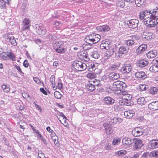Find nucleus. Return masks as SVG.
I'll return each instance as SVG.
<instances>
[{"label":"nucleus","mask_w":158,"mask_h":158,"mask_svg":"<svg viewBox=\"0 0 158 158\" xmlns=\"http://www.w3.org/2000/svg\"><path fill=\"white\" fill-rule=\"evenodd\" d=\"M150 12L146 10L140 13L139 18L141 20L143 21L148 27H154L158 24V20H155L150 16Z\"/></svg>","instance_id":"nucleus-1"},{"label":"nucleus","mask_w":158,"mask_h":158,"mask_svg":"<svg viewBox=\"0 0 158 158\" xmlns=\"http://www.w3.org/2000/svg\"><path fill=\"white\" fill-rule=\"evenodd\" d=\"M54 49L56 52L60 53H63L67 50L65 42L59 40L52 43Z\"/></svg>","instance_id":"nucleus-2"},{"label":"nucleus","mask_w":158,"mask_h":158,"mask_svg":"<svg viewBox=\"0 0 158 158\" xmlns=\"http://www.w3.org/2000/svg\"><path fill=\"white\" fill-rule=\"evenodd\" d=\"M73 67L78 71H83L85 70L87 68L86 64L82 62L76 61L73 64Z\"/></svg>","instance_id":"nucleus-3"},{"label":"nucleus","mask_w":158,"mask_h":158,"mask_svg":"<svg viewBox=\"0 0 158 158\" xmlns=\"http://www.w3.org/2000/svg\"><path fill=\"white\" fill-rule=\"evenodd\" d=\"M127 85L124 82L120 81L114 82L113 84V88L114 89L113 90H122Z\"/></svg>","instance_id":"nucleus-4"},{"label":"nucleus","mask_w":158,"mask_h":158,"mask_svg":"<svg viewBox=\"0 0 158 158\" xmlns=\"http://www.w3.org/2000/svg\"><path fill=\"white\" fill-rule=\"evenodd\" d=\"M31 21L30 19L27 18L24 19L22 23V30L25 31L30 29L31 26Z\"/></svg>","instance_id":"nucleus-5"},{"label":"nucleus","mask_w":158,"mask_h":158,"mask_svg":"<svg viewBox=\"0 0 158 158\" xmlns=\"http://www.w3.org/2000/svg\"><path fill=\"white\" fill-rule=\"evenodd\" d=\"M132 67L129 64H124L121 69L120 71L122 73L125 74L129 73L131 71Z\"/></svg>","instance_id":"nucleus-6"},{"label":"nucleus","mask_w":158,"mask_h":158,"mask_svg":"<svg viewBox=\"0 0 158 158\" xmlns=\"http://www.w3.org/2000/svg\"><path fill=\"white\" fill-rule=\"evenodd\" d=\"M144 130L142 127H136L132 131V134L135 137L143 135Z\"/></svg>","instance_id":"nucleus-7"},{"label":"nucleus","mask_w":158,"mask_h":158,"mask_svg":"<svg viewBox=\"0 0 158 158\" xmlns=\"http://www.w3.org/2000/svg\"><path fill=\"white\" fill-rule=\"evenodd\" d=\"M138 37L135 35H132L129 37L128 40H126L125 44L128 46H131L135 44Z\"/></svg>","instance_id":"nucleus-8"},{"label":"nucleus","mask_w":158,"mask_h":158,"mask_svg":"<svg viewBox=\"0 0 158 158\" xmlns=\"http://www.w3.org/2000/svg\"><path fill=\"white\" fill-rule=\"evenodd\" d=\"M36 31L39 35H44L46 32V30L45 27L42 26L36 25L35 26Z\"/></svg>","instance_id":"nucleus-9"},{"label":"nucleus","mask_w":158,"mask_h":158,"mask_svg":"<svg viewBox=\"0 0 158 158\" xmlns=\"http://www.w3.org/2000/svg\"><path fill=\"white\" fill-rule=\"evenodd\" d=\"M134 147L135 149L140 148L143 145L142 141L138 138L134 139Z\"/></svg>","instance_id":"nucleus-10"},{"label":"nucleus","mask_w":158,"mask_h":158,"mask_svg":"<svg viewBox=\"0 0 158 158\" xmlns=\"http://www.w3.org/2000/svg\"><path fill=\"white\" fill-rule=\"evenodd\" d=\"M85 41L89 45H92L96 43L92 34L86 36Z\"/></svg>","instance_id":"nucleus-11"},{"label":"nucleus","mask_w":158,"mask_h":158,"mask_svg":"<svg viewBox=\"0 0 158 158\" xmlns=\"http://www.w3.org/2000/svg\"><path fill=\"white\" fill-rule=\"evenodd\" d=\"M111 46V42L109 41L103 40L100 45V48L102 49L108 50Z\"/></svg>","instance_id":"nucleus-12"},{"label":"nucleus","mask_w":158,"mask_h":158,"mask_svg":"<svg viewBox=\"0 0 158 158\" xmlns=\"http://www.w3.org/2000/svg\"><path fill=\"white\" fill-rule=\"evenodd\" d=\"M139 21L136 19H132L128 21L127 23L130 27L135 28L137 27Z\"/></svg>","instance_id":"nucleus-13"},{"label":"nucleus","mask_w":158,"mask_h":158,"mask_svg":"<svg viewBox=\"0 0 158 158\" xmlns=\"http://www.w3.org/2000/svg\"><path fill=\"white\" fill-rule=\"evenodd\" d=\"M148 147L152 149L158 148V140L153 139L150 141L148 143Z\"/></svg>","instance_id":"nucleus-14"},{"label":"nucleus","mask_w":158,"mask_h":158,"mask_svg":"<svg viewBox=\"0 0 158 158\" xmlns=\"http://www.w3.org/2000/svg\"><path fill=\"white\" fill-rule=\"evenodd\" d=\"M154 36V35L151 32H144L143 33L142 37L145 40H148Z\"/></svg>","instance_id":"nucleus-15"},{"label":"nucleus","mask_w":158,"mask_h":158,"mask_svg":"<svg viewBox=\"0 0 158 158\" xmlns=\"http://www.w3.org/2000/svg\"><path fill=\"white\" fill-rule=\"evenodd\" d=\"M148 107L150 110H158V101L152 102L148 105Z\"/></svg>","instance_id":"nucleus-16"},{"label":"nucleus","mask_w":158,"mask_h":158,"mask_svg":"<svg viewBox=\"0 0 158 158\" xmlns=\"http://www.w3.org/2000/svg\"><path fill=\"white\" fill-rule=\"evenodd\" d=\"M135 77L138 80H143L145 79L147 77V75L143 71L137 72L135 73Z\"/></svg>","instance_id":"nucleus-17"},{"label":"nucleus","mask_w":158,"mask_h":158,"mask_svg":"<svg viewBox=\"0 0 158 158\" xmlns=\"http://www.w3.org/2000/svg\"><path fill=\"white\" fill-rule=\"evenodd\" d=\"M147 45L146 44H142L139 46L136 50V52L137 54L142 53L147 48Z\"/></svg>","instance_id":"nucleus-18"},{"label":"nucleus","mask_w":158,"mask_h":158,"mask_svg":"<svg viewBox=\"0 0 158 158\" xmlns=\"http://www.w3.org/2000/svg\"><path fill=\"white\" fill-rule=\"evenodd\" d=\"M103 125L105 128L107 135L111 134L113 132V130L110 125L105 123L103 124Z\"/></svg>","instance_id":"nucleus-19"},{"label":"nucleus","mask_w":158,"mask_h":158,"mask_svg":"<svg viewBox=\"0 0 158 158\" xmlns=\"http://www.w3.org/2000/svg\"><path fill=\"white\" fill-rule=\"evenodd\" d=\"M157 55V51L156 50H151L146 54L148 58H154Z\"/></svg>","instance_id":"nucleus-20"},{"label":"nucleus","mask_w":158,"mask_h":158,"mask_svg":"<svg viewBox=\"0 0 158 158\" xmlns=\"http://www.w3.org/2000/svg\"><path fill=\"white\" fill-rule=\"evenodd\" d=\"M104 103L106 105H112L114 102V100L110 97H106L103 99Z\"/></svg>","instance_id":"nucleus-21"},{"label":"nucleus","mask_w":158,"mask_h":158,"mask_svg":"<svg viewBox=\"0 0 158 158\" xmlns=\"http://www.w3.org/2000/svg\"><path fill=\"white\" fill-rule=\"evenodd\" d=\"M7 40L9 41L11 44L15 46L17 45V43L14 37L11 35H8L7 38Z\"/></svg>","instance_id":"nucleus-22"},{"label":"nucleus","mask_w":158,"mask_h":158,"mask_svg":"<svg viewBox=\"0 0 158 158\" xmlns=\"http://www.w3.org/2000/svg\"><path fill=\"white\" fill-rule=\"evenodd\" d=\"M120 77V75L118 73L112 72L110 73L109 75V77L110 80L113 81L118 79Z\"/></svg>","instance_id":"nucleus-23"},{"label":"nucleus","mask_w":158,"mask_h":158,"mask_svg":"<svg viewBox=\"0 0 158 158\" xmlns=\"http://www.w3.org/2000/svg\"><path fill=\"white\" fill-rule=\"evenodd\" d=\"M97 29L98 30L102 32H107L110 30L109 26L107 25L100 26L98 27Z\"/></svg>","instance_id":"nucleus-24"},{"label":"nucleus","mask_w":158,"mask_h":158,"mask_svg":"<svg viewBox=\"0 0 158 158\" xmlns=\"http://www.w3.org/2000/svg\"><path fill=\"white\" fill-rule=\"evenodd\" d=\"M99 85V84L93 85L92 83H89L87 84L86 88L89 90L90 91H93L95 89V86H98Z\"/></svg>","instance_id":"nucleus-25"},{"label":"nucleus","mask_w":158,"mask_h":158,"mask_svg":"<svg viewBox=\"0 0 158 158\" xmlns=\"http://www.w3.org/2000/svg\"><path fill=\"white\" fill-rule=\"evenodd\" d=\"M135 114V112L133 110H128L124 112V114L127 118H130L134 115Z\"/></svg>","instance_id":"nucleus-26"},{"label":"nucleus","mask_w":158,"mask_h":158,"mask_svg":"<svg viewBox=\"0 0 158 158\" xmlns=\"http://www.w3.org/2000/svg\"><path fill=\"white\" fill-rule=\"evenodd\" d=\"M150 12V16L154 19L155 20H158V9L156 10L152 11H149Z\"/></svg>","instance_id":"nucleus-27"},{"label":"nucleus","mask_w":158,"mask_h":158,"mask_svg":"<svg viewBox=\"0 0 158 158\" xmlns=\"http://www.w3.org/2000/svg\"><path fill=\"white\" fill-rule=\"evenodd\" d=\"M134 141V139H132L130 138H125L123 139L122 142L123 143L127 145L131 144Z\"/></svg>","instance_id":"nucleus-28"},{"label":"nucleus","mask_w":158,"mask_h":158,"mask_svg":"<svg viewBox=\"0 0 158 158\" xmlns=\"http://www.w3.org/2000/svg\"><path fill=\"white\" fill-rule=\"evenodd\" d=\"M148 64V61L145 60H142L139 61V66L140 67H144Z\"/></svg>","instance_id":"nucleus-29"},{"label":"nucleus","mask_w":158,"mask_h":158,"mask_svg":"<svg viewBox=\"0 0 158 158\" xmlns=\"http://www.w3.org/2000/svg\"><path fill=\"white\" fill-rule=\"evenodd\" d=\"M128 51L127 47L124 46H121L119 48L118 53L119 54H123L126 53Z\"/></svg>","instance_id":"nucleus-30"},{"label":"nucleus","mask_w":158,"mask_h":158,"mask_svg":"<svg viewBox=\"0 0 158 158\" xmlns=\"http://www.w3.org/2000/svg\"><path fill=\"white\" fill-rule=\"evenodd\" d=\"M137 102L138 104L140 105H144L146 103L145 99L143 97H141L138 98L137 100Z\"/></svg>","instance_id":"nucleus-31"},{"label":"nucleus","mask_w":158,"mask_h":158,"mask_svg":"<svg viewBox=\"0 0 158 158\" xmlns=\"http://www.w3.org/2000/svg\"><path fill=\"white\" fill-rule=\"evenodd\" d=\"M91 56L93 58L95 59H98L100 56V55L97 51H94L90 53Z\"/></svg>","instance_id":"nucleus-32"},{"label":"nucleus","mask_w":158,"mask_h":158,"mask_svg":"<svg viewBox=\"0 0 158 158\" xmlns=\"http://www.w3.org/2000/svg\"><path fill=\"white\" fill-rule=\"evenodd\" d=\"M127 152L126 150H122L116 152L115 154L116 155L119 156H123L127 154Z\"/></svg>","instance_id":"nucleus-33"},{"label":"nucleus","mask_w":158,"mask_h":158,"mask_svg":"<svg viewBox=\"0 0 158 158\" xmlns=\"http://www.w3.org/2000/svg\"><path fill=\"white\" fill-rule=\"evenodd\" d=\"M149 70L153 73H156L158 72V65H152L149 68Z\"/></svg>","instance_id":"nucleus-34"},{"label":"nucleus","mask_w":158,"mask_h":158,"mask_svg":"<svg viewBox=\"0 0 158 158\" xmlns=\"http://www.w3.org/2000/svg\"><path fill=\"white\" fill-rule=\"evenodd\" d=\"M119 67V64H113L111 65L108 67L109 70L112 71L115 70L118 68Z\"/></svg>","instance_id":"nucleus-35"},{"label":"nucleus","mask_w":158,"mask_h":158,"mask_svg":"<svg viewBox=\"0 0 158 158\" xmlns=\"http://www.w3.org/2000/svg\"><path fill=\"white\" fill-rule=\"evenodd\" d=\"M145 2V0H135V3L136 6L140 7Z\"/></svg>","instance_id":"nucleus-36"},{"label":"nucleus","mask_w":158,"mask_h":158,"mask_svg":"<svg viewBox=\"0 0 158 158\" xmlns=\"http://www.w3.org/2000/svg\"><path fill=\"white\" fill-rule=\"evenodd\" d=\"M121 139L118 137L114 138L112 141V144L113 145H118L119 144Z\"/></svg>","instance_id":"nucleus-37"},{"label":"nucleus","mask_w":158,"mask_h":158,"mask_svg":"<svg viewBox=\"0 0 158 158\" xmlns=\"http://www.w3.org/2000/svg\"><path fill=\"white\" fill-rule=\"evenodd\" d=\"M149 156H150L154 158H158V151L156 150L153 151L150 153Z\"/></svg>","instance_id":"nucleus-38"},{"label":"nucleus","mask_w":158,"mask_h":158,"mask_svg":"<svg viewBox=\"0 0 158 158\" xmlns=\"http://www.w3.org/2000/svg\"><path fill=\"white\" fill-rule=\"evenodd\" d=\"M149 90L150 93L152 94H156L158 91V89L156 87H151Z\"/></svg>","instance_id":"nucleus-39"},{"label":"nucleus","mask_w":158,"mask_h":158,"mask_svg":"<svg viewBox=\"0 0 158 158\" xmlns=\"http://www.w3.org/2000/svg\"><path fill=\"white\" fill-rule=\"evenodd\" d=\"M47 38L48 39L50 40L54 41L56 39L57 37L55 35H52L49 34L47 36Z\"/></svg>","instance_id":"nucleus-40"},{"label":"nucleus","mask_w":158,"mask_h":158,"mask_svg":"<svg viewBox=\"0 0 158 158\" xmlns=\"http://www.w3.org/2000/svg\"><path fill=\"white\" fill-rule=\"evenodd\" d=\"M140 90L143 91L146 90L148 88V85L144 84H140L139 85Z\"/></svg>","instance_id":"nucleus-41"},{"label":"nucleus","mask_w":158,"mask_h":158,"mask_svg":"<svg viewBox=\"0 0 158 158\" xmlns=\"http://www.w3.org/2000/svg\"><path fill=\"white\" fill-rule=\"evenodd\" d=\"M57 117L59 120L60 122L62 124H63L64 126L66 127L68 124V123L66 122V120H67V118L65 117V118H63L62 119V122H61V120H60L59 119L60 118V117H59L58 116H57Z\"/></svg>","instance_id":"nucleus-42"},{"label":"nucleus","mask_w":158,"mask_h":158,"mask_svg":"<svg viewBox=\"0 0 158 158\" xmlns=\"http://www.w3.org/2000/svg\"><path fill=\"white\" fill-rule=\"evenodd\" d=\"M123 98L124 99H128V100H131L132 98V96L131 95L128 94H123Z\"/></svg>","instance_id":"nucleus-43"},{"label":"nucleus","mask_w":158,"mask_h":158,"mask_svg":"<svg viewBox=\"0 0 158 158\" xmlns=\"http://www.w3.org/2000/svg\"><path fill=\"white\" fill-rule=\"evenodd\" d=\"M82 58L86 61H88L89 60V58L88 55L85 53H83L82 55Z\"/></svg>","instance_id":"nucleus-44"},{"label":"nucleus","mask_w":158,"mask_h":158,"mask_svg":"<svg viewBox=\"0 0 158 158\" xmlns=\"http://www.w3.org/2000/svg\"><path fill=\"white\" fill-rule=\"evenodd\" d=\"M94 37V38L95 40L96 43L99 41L101 38V36L99 34H95L94 33L92 34Z\"/></svg>","instance_id":"nucleus-45"},{"label":"nucleus","mask_w":158,"mask_h":158,"mask_svg":"<svg viewBox=\"0 0 158 158\" xmlns=\"http://www.w3.org/2000/svg\"><path fill=\"white\" fill-rule=\"evenodd\" d=\"M54 95L56 98L57 99L60 98L62 96V95L60 92L57 91H56L54 92Z\"/></svg>","instance_id":"nucleus-46"},{"label":"nucleus","mask_w":158,"mask_h":158,"mask_svg":"<svg viewBox=\"0 0 158 158\" xmlns=\"http://www.w3.org/2000/svg\"><path fill=\"white\" fill-rule=\"evenodd\" d=\"M8 57H9V59H10L12 61L15 60V57L11 52H10L8 54Z\"/></svg>","instance_id":"nucleus-47"},{"label":"nucleus","mask_w":158,"mask_h":158,"mask_svg":"<svg viewBox=\"0 0 158 158\" xmlns=\"http://www.w3.org/2000/svg\"><path fill=\"white\" fill-rule=\"evenodd\" d=\"M52 139L54 143L56 145L57 144L58 141V137L57 136H52Z\"/></svg>","instance_id":"nucleus-48"},{"label":"nucleus","mask_w":158,"mask_h":158,"mask_svg":"<svg viewBox=\"0 0 158 158\" xmlns=\"http://www.w3.org/2000/svg\"><path fill=\"white\" fill-rule=\"evenodd\" d=\"M104 148L106 150H111L112 148V145L110 143H106L104 147Z\"/></svg>","instance_id":"nucleus-49"},{"label":"nucleus","mask_w":158,"mask_h":158,"mask_svg":"<svg viewBox=\"0 0 158 158\" xmlns=\"http://www.w3.org/2000/svg\"><path fill=\"white\" fill-rule=\"evenodd\" d=\"M55 77L54 76H52L50 78V81L52 86L55 85Z\"/></svg>","instance_id":"nucleus-50"},{"label":"nucleus","mask_w":158,"mask_h":158,"mask_svg":"<svg viewBox=\"0 0 158 158\" xmlns=\"http://www.w3.org/2000/svg\"><path fill=\"white\" fill-rule=\"evenodd\" d=\"M1 57L4 60H8L9 57L8 54H6L5 53H2L1 55Z\"/></svg>","instance_id":"nucleus-51"},{"label":"nucleus","mask_w":158,"mask_h":158,"mask_svg":"<svg viewBox=\"0 0 158 158\" xmlns=\"http://www.w3.org/2000/svg\"><path fill=\"white\" fill-rule=\"evenodd\" d=\"M118 5L122 8H123L125 6L124 1L123 0L119 1L118 2Z\"/></svg>","instance_id":"nucleus-52"},{"label":"nucleus","mask_w":158,"mask_h":158,"mask_svg":"<svg viewBox=\"0 0 158 158\" xmlns=\"http://www.w3.org/2000/svg\"><path fill=\"white\" fill-rule=\"evenodd\" d=\"M118 102L120 105H126L125 103V102L124 100V99L123 98H121L119 99L118 100Z\"/></svg>","instance_id":"nucleus-53"},{"label":"nucleus","mask_w":158,"mask_h":158,"mask_svg":"<svg viewBox=\"0 0 158 158\" xmlns=\"http://www.w3.org/2000/svg\"><path fill=\"white\" fill-rule=\"evenodd\" d=\"M15 68L18 70V72H19V73H20L21 75H22V74H24L23 73L22 71L21 68L19 66H18L17 65H15Z\"/></svg>","instance_id":"nucleus-54"},{"label":"nucleus","mask_w":158,"mask_h":158,"mask_svg":"<svg viewBox=\"0 0 158 158\" xmlns=\"http://www.w3.org/2000/svg\"><path fill=\"white\" fill-rule=\"evenodd\" d=\"M97 64H91L90 65V68H89V69H92V71L94 70H95L97 68V66H96V65H97Z\"/></svg>","instance_id":"nucleus-55"},{"label":"nucleus","mask_w":158,"mask_h":158,"mask_svg":"<svg viewBox=\"0 0 158 158\" xmlns=\"http://www.w3.org/2000/svg\"><path fill=\"white\" fill-rule=\"evenodd\" d=\"M123 99L125 102V104H126V105L129 106L130 105V104H131V100H128V99L127 98Z\"/></svg>","instance_id":"nucleus-56"},{"label":"nucleus","mask_w":158,"mask_h":158,"mask_svg":"<svg viewBox=\"0 0 158 158\" xmlns=\"http://www.w3.org/2000/svg\"><path fill=\"white\" fill-rule=\"evenodd\" d=\"M5 6V3L4 0H0V7L3 8Z\"/></svg>","instance_id":"nucleus-57"},{"label":"nucleus","mask_w":158,"mask_h":158,"mask_svg":"<svg viewBox=\"0 0 158 158\" xmlns=\"http://www.w3.org/2000/svg\"><path fill=\"white\" fill-rule=\"evenodd\" d=\"M23 65L24 67L26 68H27L28 66L29 63L27 60H25L24 61L23 63Z\"/></svg>","instance_id":"nucleus-58"},{"label":"nucleus","mask_w":158,"mask_h":158,"mask_svg":"<svg viewBox=\"0 0 158 158\" xmlns=\"http://www.w3.org/2000/svg\"><path fill=\"white\" fill-rule=\"evenodd\" d=\"M34 104L35 105L37 109L38 110H40V111L41 112V109L40 106L37 104L35 102L34 103Z\"/></svg>","instance_id":"nucleus-59"},{"label":"nucleus","mask_w":158,"mask_h":158,"mask_svg":"<svg viewBox=\"0 0 158 158\" xmlns=\"http://www.w3.org/2000/svg\"><path fill=\"white\" fill-rule=\"evenodd\" d=\"M40 91L45 95L47 94V92L45 91L44 88H41L40 89Z\"/></svg>","instance_id":"nucleus-60"},{"label":"nucleus","mask_w":158,"mask_h":158,"mask_svg":"<svg viewBox=\"0 0 158 158\" xmlns=\"http://www.w3.org/2000/svg\"><path fill=\"white\" fill-rule=\"evenodd\" d=\"M137 119L140 122H142L144 120V119L143 116H141L138 117L137 118Z\"/></svg>","instance_id":"nucleus-61"},{"label":"nucleus","mask_w":158,"mask_h":158,"mask_svg":"<svg viewBox=\"0 0 158 158\" xmlns=\"http://www.w3.org/2000/svg\"><path fill=\"white\" fill-rule=\"evenodd\" d=\"M38 156H41V157L44 158L45 156L44 154L42 153V152L41 151H39L38 154Z\"/></svg>","instance_id":"nucleus-62"},{"label":"nucleus","mask_w":158,"mask_h":158,"mask_svg":"<svg viewBox=\"0 0 158 158\" xmlns=\"http://www.w3.org/2000/svg\"><path fill=\"white\" fill-rule=\"evenodd\" d=\"M40 139L43 142L44 144L47 145L48 143L46 141V139L44 138L43 137L42 138H40Z\"/></svg>","instance_id":"nucleus-63"},{"label":"nucleus","mask_w":158,"mask_h":158,"mask_svg":"<svg viewBox=\"0 0 158 158\" xmlns=\"http://www.w3.org/2000/svg\"><path fill=\"white\" fill-rule=\"evenodd\" d=\"M63 84L62 83H58L57 87L59 89H60L62 88Z\"/></svg>","instance_id":"nucleus-64"}]
</instances>
